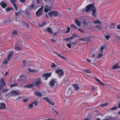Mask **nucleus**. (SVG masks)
<instances>
[{
  "label": "nucleus",
  "mask_w": 120,
  "mask_h": 120,
  "mask_svg": "<svg viewBox=\"0 0 120 120\" xmlns=\"http://www.w3.org/2000/svg\"><path fill=\"white\" fill-rule=\"evenodd\" d=\"M90 9L92 11V15L94 17H96L95 15L96 12V9L93 4H90L86 6L85 11L86 12H89L90 11Z\"/></svg>",
  "instance_id": "f257e3e1"
},
{
  "label": "nucleus",
  "mask_w": 120,
  "mask_h": 120,
  "mask_svg": "<svg viewBox=\"0 0 120 120\" xmlns=\"http://www.w3.org/2000/svg\"><path fill=\"white\" fill-rule=\"evenodd\" d=\"M42 84V82L40 79L37 78L35 79L34 84L36 86L39 87Z\"/></svg>",
  "instance_id": "f03ea898"
},
{
  "label": "nucleus",
  "mask_w": 120,
  "mask_h": 120,
  "mask_svg": "<svg viewBox=\"0 0 120 120\" xmlns=\"http://www.w3.org/2000/svg\"><path fill=\"white\" fill-rule=\"evenodd\" d=\"M19 94L16 90H14L7 94L6 95L8 96H14L16 95H19Z\"/></svg>",
  "instance_id": "7ed1b4c3"
},
{
  "label": "nucleus",
  "mask_w": 120,
  "mask_h": 120,
  "mask_svg": "<svg viewBox=\"0 0 120 120\" xmlns=\"http://www.w3.org/2000/svg\"><path fill=\"white\" fill-rule=\"evenodd\" d=\"M58 14V12L54 11H52L48 13L50 17L57 16Z\"/></svg>",
  "instance_id": "20e7f679"
},
{
  "label": "nucleus",
  "mask_w": 120,
  "mask_h": 120,
  "mask_svg": "<svg viewBox=\"0 0 120 120\" xmlns=\"http://www.w3.org/2000/svg\"><path fill=\"white\" fill-rule=\"evenodd\" d=\"M55 72L56 73L58 74L59 76H62L64 74L63 70L59 68L56 70L55 71Z\"/></svg>",
  "instance_id": "39448f33"
},
{
  "label": "nucleus",
  "mask_w": 120,
  "mask_h": 120,
  "mask_svg": "<svg viewBox=\"0 0 120 120\" xmlns=\"http://www.w3.org/2000/svg\"><path fill=\"white\" fill-rule=\"evenodd\" d=\"M56 79H52L49 82V84L52 87H53L55 83L56 82Z\"/></svg>",
  "instance_id": "423d86ee"
},
{
  "label": "nucleus",
  "mask_w": 120,
  "mask_h": 120,
  "mask_svg": "<svg viewBox=\"0 0 120 120\" xmlns=\"http://www.w3.org/2000/svg\"><path fill=\"white\" fill-rule=\"evenodd\" d=\"M52 10V7L48 5H46L44 7V11L45 13L47 12Z\"/></svg>",
  "instance_id": "0eeeda50"
},
{
  "label": "nucleus",
  "mask_w": 120,
  "mask_h": 120,
  "mask_svg": "<svg viewBox=\"0 0 120 120\" xmlns=\"http://www.w3.org/2000/svg\"><path fill=\"white\" fill-rule=\"evenodd\" d=\"M13 53L14 52H10L7 56V58L8 61H10V58L13 56Z\"/></svg>",
  "instance_id": "6e6552de"
},
{
  "label": "nucleus",
  "mask_w": 120,
  "mask_h": 120,
  "mask_svg": "<svg viewBox=\"0 0 120 120\" xmlns=\"http://www.w3.org/2000/svg\"><path fill=\"white\" fill-rule=\"evenodd\" d=\"M0 84L1 85V86L0 85V86L2 87V89H3V87H4L5 85V82L4 81L3 78L1 79L0 81Z\"/></svg>",
  "instance_id": "1a4fd4ad"
},
{
  "label": "nucleus",
  "mask_w": 120,
  "mask_h": 120,
  "mask_svg": "<svg viewBox=\"0 0 120 120\" xmlns=\"http://www.w3.org/2000/svg\"><path fill=\"white\" fill-rule=\"evenodd\" d=\"M6 107V105L4 103H0V109H4Z\"/></svg>",
  "instance_id": "9d476101"
},
{
  "label": "nucleus",
  "mask_w": 120,
  "mask_h": 120,
  "mask_svg": "<svg viewBox=\"0 0 120 120\" xmlns=\"http://www.w3.org/2000/svg\"><path fill=\"white\" fill-rule=\"evenodd\" d=\"M75 22L78 26L79 27H80L81 23L78 20H77V19H75Z\"/></svg>",
  "instance_id": "9b49d317"
},
{
  "label": "nucleus",
  "mask_w": 120,
  "mask_h": 120,
  "mask_svg": "<svg viewBox=\"0 0 120 120\" xmlns=\"http://www.w3.org/2000/svg\"><path fill=\"white\" fill-rule=\"evenodd\" d=\"M15 48L16 51L21 50H22V47H19L17 43L15 44Z\"/></svg>",
  "instance_id": "f8f14e48"
},
{
  "label": "nucleus",
  "mask_w": 120,
  "mask_h": 120,
  "mask_svg": "<svg viewBox=\"0 0 120 120\" xmlns=\"http://www.w3.org/2000/svg\"><path fill=\"white\" fill-rule=\"evenodd\" d=\"M120 66L117 63L115 65H114L112 68L111 69L114 70L115 69L118 68H119Z\"/></svg>",
  "instance_id": "ddd939ff"
},
{
  "label": "nucleus",
  "mask_w": 120,
  "mask_h": 120,
  "mask_svg": "<svg viewBox=\"0 0 120 120\" xmlns=\"http://www.w3.org/2000/svg\"><path fill=\"white\" fill-rule=\"evenodd\" d=\"M73 86L75 90H78L79 89V87L77 84L76 83L75 84L73 85Z\"/></svg>",
  "instance_id": "4468645a"
},
{
  "label": "nucleus",
  "mask_w": 120,
  "mask_h": 120,
  "mask_svg": "<svg viewBox=\"0 0 120 120\" xmlns=\"http://www.w3.org/2000/svg\"><path fill=\"white\" fill-rule=\"evenodd\" d=\"M34 94L37 96L40 97L42 96V94L40 92H35L34 93Z\"/></svg>",
  "instance_id": "2eb2a0df"
},
{
  "label": "nucleus",
  "mask_w": 120,
  "mask_h": 120,
  "mask_svg": "<svg viewBox=\"0 0 120 120\" xmlns=\"http://www.w3.org/2000/svg\"><path fill=\"white\" fill-rule=\"evenodd\" d=\"M42 11L39 9L36 13V14L38 16H39L42 14Z\"/></svg>",
  "instance_id": "dca6fc26"
},
{
  "label": "nucleus",
  "mask_w": 120,
  "mask_h": 120,
  "mask_svg": "<svg viewBox=\"0 0 120 120\" xmlns=\"http://www.w3.org/2000/svg\"><path fill=\"white\" fill-rule=\"evenodd\" d=\"M51 72L49 73H46L45 74H43L42 76H46L48 78L51 75Z\"/></svg>",
  "instance_id": "f3484780"
},
{
  "label": "nucleus",
  "mask_w": 120,
  "mask_h": 120,
  "mask_svg": "<svg viewBox=\"0 0 120 120\" xmlns=\"http://www.w3.org/2000/svg\"><path fill=\"white\" fill-rule=\"evenodd\" d=\"M0 5L3 8H4L7 6L6 4L4 2H1L0 4Z\"/></svg>",
  "instance_id": "a211bd4d"
},
{
  "label": "nucleus",
  "mask_w": 120,
  "mask_h": 120,
  "mask_svg": "<svg viewBox=\"0 0 120 120\" xmlns=\"http://www.w3.org/2000/svg\"><path fill=\"white\" fill-rule=\"evenodd\" d=\"M54 52V53H55L56 54V55H57L59 57H61V58H62L63 59H64V60H66V58L62 56L61 55H60L58 53L56 52Z\"/></svg>",
  "instance_id": "6ab92c4d"
},
{
  "label": "nucleus",
  "mask_w": 120,
  "mask_h": 120,
  "mask_svg": "<svg viewBox=\"0 0 120 120\" xmlns=\"http://www.w3.org/2000/svg\"><path fill=\"white\" fill-rule=\"evenodd\" d=\"M34 86V85L33 84H30L26 86H24V87L25 88H31L32 87H33Z\"/></svg>",
  "instance_id": "aec40b11"
},
{
  "label": "nucleus",
  "mask_w": 120,
  "mask_h": 120,
  "mask_svg": "<svg viewBox=\"0 0 120 120\" xmlns=\"http://www.w3.org/2000/svg\"><path fill=\"white\" fill-rule=\"evenodd\" d=\"M47 31L51 34L53 33V32L52 31L50 27L48 28L47 30Z\"/></svg>",
  "instance_id": "412c9836"
},
{
  "label": "nucleus",
  "mask_w": 120,
  "mask_h": 120,
  "mask_svg": "<svg viewBox=\"0 0 120 120\" xmlns=\"http://www.w3.org/2000/svg\"><path fill=\"white\" fill-rule=\"evenodd\" d=\"M21 13V11H19L15 12V15L19 16V15H20Z\"/></svg>",
  "instance_id": "4be33fe9"
},
{
  "label": "nucleus",
  "mask_w": 120,
  "mask_h": 120,
  "mask_svg": "<svg viewBox=\"0 0 120 120\" xmlns=\"http://www.w3.org/2000/svg\"><path fill=\"white\" fill-rule=\"evenodd\" d=\"M93 23L95 24H101V22L98 20H95L93 21Z\"/></svg>",
  "instance_id": "5701e85b"
},
{
  "label": "nucleus",
  "mask_w": 120,
  "mask_h": 120,
  "mask_svg": "<svg viewBox=\"0 0 120 120\" xmlns=\"http://www.w3.org/2000/svg\"><path fill=\"white\" fill-rule=\"evenodd\" d=\"M15 20L17 22L20 19V18L18 16L15 15L14 16Z\"/></svg>",
  "instance_id": "b1692460"
},
{
  "label": "nucleus",
  "mask_w": 120,
  "mask_h": 120,
  "mask_svg": "<svg viewBox=\"0 0 120 120\" xmlns=\"http://www.w3.org/2000/svg\"><path fill=\"white\" fill-rule=\"evenodd\" d=\"M109 28L110 29H114L115 28L114 24H111L110 26V27H109Z\"/></svg>",
  "instance_id": "393cba45"
},
{
  "label": "nucleus",
  "mask_w": 120,
  "mask_h": 120,
  "mask_svg": "<svg viewBox=\"0 0 120 120\" xmlns=\"http://www.w3.org/2000/svg\"><path fill=\"white\" fill-rule=\"evenodd\" d=\"M108 103H105L104 104H100V106L101 107H104L107 106L108 105Z\"/></svg>",
  "instance_id": "a878e982"
},
{
  "label": "nucleus",
  "mask_w": 120,
  "mask_h": 120,
  "mask_svg": "<svg viewBox=\"0 0 120 120\" xmlns=\"http://www.w3.org/2000/svg\"><path fill=\"white\" fill-rule=\"evenodd\" d=\"M82 23L83 25L86 26L88 24V23L85 20H84L82 21Z\"/></svg>",
  "instance_id": "bb28decb"
},
{
  "label": "nucleus",
  "mask_w": 120,
  "mask_h": 120,
  "mask_svg": "<svg viewBox=\"0 0 120 120\" xmlns=\"http://www.w3.org/2000/svg\"><path fill=\"white\" fill-rule=\"evenodd\" d=\"M56 66V65L53 63H52V64L50 66V67L54 68Z\"/></svg>",
  "instance_id": "cd10ccee"
},
{
  "label": "nucleus",
  "mask_w": 120,
  "mask_h": 120,
  "mask_svg": "<svg viewBox=\"0 0 120 120\" xmlns=\"http://www.w3.org/2000/svg\"><path fill=\"white\" fill-rule=\"evenodd\" d=\"M117 109V106H115L114 107L110 109L111 110H116Z\"/></svg>",
  "instance_id": "c85d7f7f"
},
{
  "label": "nucleus",
  "mask_w": 120,
  "mask_h": 120,
  "mask_svg": "<svg viewBox=\"0 0 120 120\" xmlns=\"http://www.w3.org/2000/svg\"><path fill=\"white\" fill-rule=\"evenodd\" d=\"M39 102L38 100H35L34 102L32 103V104H34V105H37Z\"/></svg>",
  "instance_id": "c756f323"
},
{
  "label": "nucleus",
  "mask_w": 120,
  "mask_h": 120,
  "mask_svg": "<svg viewBox=\"0 0 120 120\" xmlns=\"http://www.w3.org/2000/svg\"><path fill=\"white\" fill-rule=\"evenodd\" d=\"M71 28H74L75 29H77V27L76 26V25L74 24H73L71 25Z\"/></svg>",
  "instance_id": "7c9ffc66"
},
{
  "label": "nucleus",
  "mask_w": 120,
  "mask_h": 120,
  "mask_svg": "<svg viewBox=\"0 0 120 120\" xmlns=\"http://www.w3.org/2000/svg\"><path fill=\"white\" fill-rule=\"evenodd\" d=\"M102 55V52H101V53H98V59H100Z\"/></svg>",
  "instance_id": "2f4dec72"
},
{
  "label": "nucleus",
  "mask_w": 120,
  "mask_h": 120,
  "mask_svg": "<svg viewBox=\"0 0 120 120\" xmlns=\"http://www.w3.org/2000/svg\"><path fill=\"white\" fill-rule=\"evenodd\" d=\"M12 4L13 5L14 7L15 8L16 10V11H17L18 10V8L17 6L15 4V3Z\"/></svg>",
  "instance_id": "473e14b6"
},
{
  "label": "nucleus",
  "mask_w": 120,
  "mask_h": 120,
  "mask_svg": "<svg viewBox=\"0 0 120 120\" xmlns=\"http://www.w3.org/2000/svg\"><path fill=\"white\" fill-rule=\"evenodd\" d=\"M18 84L17 83H16L10 85V87H12L15 86H17Z\"/></svg>",
  "instance_id": "72a5a7b5"
},
{
  "label": "nucleus",
  "mask_w": 120,
  "mask_h": 120,
  "mask_svg": "<svg viewBox=\"0 0 120 120\" xmlns=\"http://www.w3.org/2000/svg\"><path fill=\"white\" fill-rule=\"evenodd\" d=\"M95 28L98 29L100 30L101 28V26L100 25H97L95 26Z\"/></svg>",
  "instance_id": "f704fd0d"
},
{
  "label": "nucleus",
  "mask_w": 120,
  "mask_h": 120,
  "mask_svg": "<svg viewBox=\"0 0 120 120\" xmlns=\"http://www.w3.org/2000/svg\"><path fill=\"white\" fill-rule=\"evenodd\" d=\"M34 7L35 5L33 4L31 5L29 7V8L30 10H32Z\"/></svg>",
  "instance_id": "c9c22d12"
},
{
  "label": "nucleus",
  "mask_w": 120,
  "mask_h": 120,
  "mask_svg": "<svg viewBox=\"0 0 120 120\" xmlns=\"http://www.w3.org/2000/svg\"><path fill=\"white\" fill-rule=\"evenodd\" d=\"M43 98L47 101L48 103L49 102V99L47 97H43Z\"/></svg>",
  "instance_id": "e433bc0d"
},
{
  "label": "nucleus",
  "mask_w": 120,
  "mask_h": 120,
  "mask_svg": "<svg viewBox=\"0 0 120 120\" xmlns=\"http://www.w3.org/2000/svg\"><path fill=\"white\" fill-rule=\"evenodd\" d=\"M3 62L4 63V64H5L8 63V62L7 61L6 59H5L4 60Z\"/></svg>",
  "instance_id": "4c0bfd02"
},
{
  "label": "nucleus",
  "mask_w": 120,
  "mask_h": 120,
  "mask_svg": "<svg viewBox=\"0 0 120 120\" xmlns=\"http://www.w3.org/2000/svg\"><path fill=\"white\" fill-rule=\"evenodd\" d=\"M28 70L30 72H34L35 71L34 69H31L30 68H28Z\"/></svg>",
  "instance_id": "58836bf2"
},
{
  "label": "nucleus",
  "mask_w": 120,
  "mask_h": 120,
  "mask_svg": "<svg viewBox=\"0 0 120 120\" xmlns=\"http://www.w3.org/2000/svg\"><path fill=\"white\" fill-rule=\"evenodd\" d=\"M67 46L69 48H70L71 46V45L70 44L68 43L67 44Z\"/></svg>",
  "instance_id": "ea45409f"
},
{
  "label": "nucleus",
  "mask_w": 120,
  "mask_h": 120,
  "mask_svg": "<svg viewBox=\"0 0 120 120\" xmlns=\"http://www.w3.org/2000/svg\"><path fill=\"white\" fill-rule=\"evenodd\" d=\"M11 3L12 4L15 3V2L16 0H10Z\"/></svg>",
  "instance_id": "a19ab883"
},
{
  "label": "nucleus",
  "mask_w": 120,
  "mask_h": 120,
  "mask_svg": "<svg viewBox=\"0 0 120 120\" xmlns=\"http://www.w3.org/2000/svg\"><path fill=\"white\" fill-rule=\"evenodd\" d=\"M81 40L82 41H87V38H81Z\"/></svg>",
  "instance_id": "79ce46f5"
},
{
  "label": "nucleus",
  "mask_w": 120,
  "mask_h": 120,
  "mask_svg": "<svg viewBox=\"0 0 120 120\" xmlns=\"http://www.w3.org/2000/svg\"><path fill=\"white\" fill-rule=\"evenodd\" d=\"M110 37V36L109 35H105V38L107 40L109 39Z\"/></svg>",
  "instance_id": "37998d69"
},
{
  "label": "nucleus",
  "mask_w": 120,
  "mask_h": 120,
  "mask_svg": "<svg viewBox=\"0 0 120 120\" xmlns=\"http://www.w3.org/2000/svg\"><path fill=\"white\" fill-rule=\"evenodd\" d=\"M11 34H17V32L16 31L14 30L12 33H11Z\"/></svg>",
  "instance_id": "c03bdc74"
},
{
  "label": "nucleus",
  "mask_w": 120,
  "mask_h": 120,
  "mask_svg": "<svg viewBox=\"0 0 120 120\" xmlns=\"http://www.w3.org/2000/svg\"><path fill=\"white\" fill-rule=\"evenodd\" d=\"M67 31H66V33H68L70 32V28L68 27H67Z\"/></svg>",
  "instance_id": "a18cd8bd"
},
{
  "label": "nucleus",
  "mask_w": 120,
  "mask_h": 120,
  "mask_svg": "<svg viewBox=\"0 0 120 120\" xmlns=\"http://www.w3.org/2000/svg\"><path fill=\"white\" fill-rule=\"evenodd\" d=\"M48 103H49L51 105H54V103L53 101H49V102Z\"/></svg>",
  "instance_id": "49530a36"
},
{
  "label": "nucleus",
  "mask_w": 120,
  "mask_h": 120,
  "mask_svg": "<svg viewBox=\"0 0 120 120\" xmlns=\"http://www.w3.org/2000/svg\"><path fill=\"white\" fill-rule=\"evenodd\" d=\"M85 72L87 73H90L91 71L89 70L86 69L85 70Z\"/></svg>",
  "instance_id": "de8ad7c7"
},
{
  "label": "nucleus",
  "mask_w": 120,
  "mask_h": 120,
  "mask_svg": "<svg viewBox=\"0 0 120 120\" xmlns=\"http://www.w3.org/2000/svg\"><path fill=\"white\" fill-rule=\"evenodd\" d=\"M95 53H93L91 56V57L92 58H94L95 57Z\"/></svg>",
  "instance_id": "09e8293b"
},
{
  "label": "nucleus",
  "mask_w": 120,
  "mask_h": 120,
  "mask_svg": "<svg viewBox=\"0 0 120 120\" xmlns=\"http://www.w3.org/2000/svg\"><path fill=\"white\" fill-rule=\"evenodd\" d=\"M10 22V21L9 19H6L5 20V22Z\"/></svg>",
  "instance_id": "8fccbe9b"
},
{
  "label": "nucleus",
  "mask_w": 120,
  "mask_h": 120,
  "mask_svg": "<svg viewBox=\"0 0 120 120\" xmlns=\"http://www.w3.org/2000/svg\"><path fill=\"white\" fill-rule=\"evenodd\" d=\"M78 30L80 31V32H82V33H83L84 32V31L82 29H78Z\"/></svg>",
  "instance_id": "3c124183"
},
{
  "label": "nucleus",
  "mask_w": 120,
  "mask_h": 120,
  "mask_svg": "<svg viewBox=\"0 0 120 120\" xmlns=\"http://www.w3.org/2000/svg\"><path fill=\"white\" fill-rule=\"evenodd\" d=\"M33 104L32 103V104H30L29 105V106L30 108H33Z\"/></svg>",
  "instance_id": "603ef678"
},
{
  "label": "nucleus",
  "mask_w": 120,
  "mask_h": 120,
  "mask_svg": "<svg viewBox=\"0 0 120 120\" xmlns=\"http://www.w3.org/2000/svg\"><path fill=\"white\" fill-rule=\"evenodd\" d=\"M26 12L27 15L29 16L30 15V13L28 11H26Z\"/></svg>",
  "instance_id": "864d4df0"
},
{
  "label": "nucleus",
  "mask_w": 120,
  "mask_h": 120,
  "mask_svg": "<svg viewBox=\"0 0 120 120\" xmlns=\"http://www.w3.org/2000/svg\"><path fill=\"white\" fill-rule=\"evenodd\" d=\"M5 9L7 11H9L11 10V9L10 8H6Z\"/></svg>",
  "instance_id": "5fc2aeb1"
},
{
  "label": "nucleus",
  "mask_w": 120,
  "mask_h": 120,
  "mask_svg": "<svg viewBox=\"0 0 120 120\" xmlns=\"http://www.w3.org/2000/svg\"><path fill=\"white\" fill-rule=\"evenodd\" d=\"M43 77H44L43 79L45 80H47V79L48 78V77H47L46 76H43Z\"/></svg>",
  "instance_id": "6e6d98bb"
},
{
  "label": "nucleus",
  "mask_w": 120,
  "mask_h": 120,
  "mask_svg": "<svg viewBox=\"0 0 120 120\" xmlns=\"http://www.w3.org/2000/svg\"><path fill=\"white\" fill-rule=\"evenodd\" d=\"M86 61L90 63L91 62V60L87 58L86 59Z\"/></svg>",
  "instance_id": "4d7b16f0"
},
{
  "label": "nucleus",
  "mask_w": 120,
  "mask_h": 120,
  "mask_svg": "<svg viewBox=\"0 0 120 120\" xmlns=\"http://www.w3.org/2000/svg\"><path fill=\"white\" fill-rule=\"evenodd\" d=\"M23 101L24 102H26L27 101V100L26 99H24L23 100Z\"/></svg>",
  "instance_id": "13d9d810"
},
{
  "label": "nucleus",
  "mask_w": 120,
  "mask_h": 120,
  "mask_svg": "<svg viewBox=\"0 0 120 120\" xmlns=\"http://www.w3.org/2000/svg\"><path fill=\"white\" fill-rule=\"evenodd\" d=\"M51 41L53 43H55L56 41V40H54L53 39H51Z\"/></svg>",
  "instance_id": "bf43d9fd"
},
{
  "label": "nucleus",
  "mask_w": 120,
  "mask_h": 120,
  "mask_svg": "<svg viewBox=\"0 0 120 120\" xmlns=\"http://www.w3.org/2000/svg\"><path fill=\"white\" fill-rule=\"evenodd\" d=\"M25 25L26 26H27V27L28 28H29V25L27 23H26L25 24Z\"/></svg>",
  "instance_id": "052dcab7"
},
{
  "label": "nucleus",
  "mask_w": 120,
  "mask_h": 120,
  "mask_svg": "<svg viewBox=\"0 0 120 120\" xmlns=\"http://www.w3.org/2000/svg\"><path fill=\"white\" fill-rule=\"evenodd\" d=\"M45 23L44 22H43L41 25H40V26H43L44 25H45Z\"/></svg>",
  "instance_id": "680f3d73"
},
{
  "label": "nucleus",
  "mask_w": 120,
  "mask_h": 120,
  "mask_svg": "<svg viewBox=\"0 0 120 120\" xmlns=\"http://www.w3.org/2000/svg\"><path fill=\"white\" fill-rule=\"evenodd\" d=\"M36 3L38 5H39V0H36Z\"/></svg>",
  "instance_id": "e2e57ef3"
},
{
  "label": "nucleus",
  "mask_w": 120,
  "mask_h": 120,
  "mask_svg": "<svg viewBox=\"0 0 120 120\" xmlns=\"http://www.w3.org/2000/svg\"><path fill=\"white\" fill-rule=\"evenodd\" d=\"M43 6L42 5V6L41 7V8H40V9H39L41 10L42 11V9H43Z\"/></svg>",
  "instance_id": "0e129e2a"
},
{
  "label": "nucleus",
  "mask_w": 120,
  "mask_h": 120,
  "mask_svg": "<svg viewBox=\"0 0 120 120\" xmlns=\"http://www.w3.org/2000/svg\"><path fill=\"white\" fill-rule=\"evenodd\" d=\"M116 28L119 30H120V25L117 26Z\"/></svg>",
  "instance_id": "69168bd1"
},
{
  "label": "nucleus",
  "mask_w": 120,
  "mask_h": 120,
  "mask_svg": "<svg viewBox=\"0 0 120 120\" xmlns=\"http://www.w3.org/2000/svg\"><path fill=\"white\" fill-rule=\"evenodd\" d=\"M104 49L103 47H101V48H100V49H101V52H102V50L103 49Z\"/></svg>",
  "instance_id": "338daca9"
},
{
  "label": "nucleus",
  "mask_w": 120,
  "mask_h": 120,
  "mask_svg": "<svg viewBox=\"0 0 120 120\" xmlns=\"http://www.w3.org/2000/svg\"><path fill=\"white\" fill-rule=\"evenodd\" d=\"M71 43L72 45H73V44L76 45L77 44L75 42H71Z\"/></svg>",
  "instance_id": "774afa93"
}]
</instances>
